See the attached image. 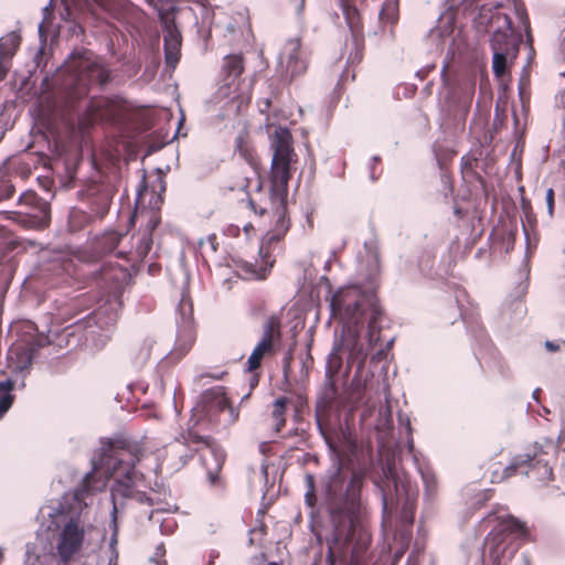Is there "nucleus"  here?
<instances>
[{
  "instance_id": "f257e3e1",
  "label": "nucleus",
  "mask_w": 565,
  "mask_h": 565,
  "mask_svg": "<svg viewBox=\"0 0 565 565\" xmlns=\"http://www.w3.org/2000/svg\"><path fill=\"white\" fill-rule=\"evenodd\" d=\"M345 475L338 466L329 476L326 493L332 531L326 537L327 565H366L372 541L367 513L361 502L363 475L353 471L343 495Z\"/></svg>"
},
{
  "instance_id": "f03ea898",
  "label": "nucleus",
  "mask_w": 565,
  "mask_h": 565,
  "mask_svg": "<svg viewBox=\"0 0 565 565\" xmlns=\"http://www.w3.org/2000/svg\"><path fill=\"white\" fill-rule=\"evenodd\" d=\"M140 457L141 448L135 441L121 437L103 441L98 465L115 478L110 489L114 519L138 487L139 477L135 467Z\"/></svg>"
},
{
  "instance_id": "7ed1b4c3",
  "label": "nucleus",
  "mask_w": 565,
  "mask_h": 565,
  "mask_svg": "<svg viewBox=\"0 0 565 565\" xmlns=\"http://www.w3.org/2000/svg\"><path fill=\"white\" fill-rule=\"evenodd\" d=\"M330 308L332 316L347 324L358 326L367 317L369 348L380 344L384 311L375 294H364L354 286L341 288L332 296Z\"/></svg>"
},
{
  "instance_id": "20e7f679",
  "label": "nucleus",
  "mask_w": 565,
  "mask_h": 565,
  "mask_svg": "<svg viewBox=\"0 0 565 565\" xmlns=\"http://www.w3.org/2000/svg\"><path fill=\"white\" fill-rule=\"evenodd\" d=\"M503 8L501 2H489L480 6L478 15L475 18V24L479 32H492L490 38V47L493 53L492 71L497 78L503 77L508 73V56L518 52L514 30L511 17L501 12Z\"/></svg>"
},
{
  "instance_id": "39448f33",
  "label": "nucleus",
  "mask_w": 565,
  "mask_h": 565,
  "mask_svg": "<svg viewBox=\"0 0 565 565\" xmlns=\"http://www.w3.org/2000/svg\"><path fill=\"white\" fill-rule=\"evenodd\" d=\"M495 525L486 537V565H509L521 545L529 541L530 531L524 521L512 514L495 516Z\"/></svg>"
},
{
  "instance_id": "423d86ee",
  "label": "nucleus",
  "mask_w": 565,
  "mask_h": 565,
  "mask_svg": "<svg viewBox=\"0 0 565 565\" xmlns=\"http://www.w3.org/2000/svg\"><path fill=\"white\" fill-rule=\"evenodd\" d=\"M557 459V447L551 439L535 441L523 454L514 456L503 469L502 479L525 473L537 488L554 481L553 463Z\"/></svg>"
},
{
  "instance_id": "0eeeda50",
  "label": "nucleus",
  "mask_w": 565,
  "mask_h": 565,
  "mask_svg": "<svg viewBox=\"0 0 565 565\" xmlns=\"http://www.w3.org/2000/svg\"><path fill=\"white\" fill-rule=\"evenodd\" d=\"M64 86L72 103L87 96L94 85L109 81V71L88 50L75 52L65 64Z\"/></svg>"
},
{
  "instance_id": "6e6552de",
  "label": "nucleus",
  "mask_w": 565,
  "mask_h": 565,
  "mask_svg": "<svg viewBox=\"0 0 565 565\" xmlns=\"http://www.w3.org/2000/svg\"><path fill=\"white\" fill-rule=\"evenodd\" d=\"M247 204L257 217L258 230L265 232L262 245L267 246L270 250L271 244L280 242L291 225L287 200L266 198L259 185L256 194L248 198Z\"/></svg>"
},
{
  "instance_id": "1a4fd4ad",
  "label": "nucleus",
  "mask_w": 565,
  "mask_h": 565,
  "mask_svg": "<svg viewBox=\"0 0 565 565\" xmlns=\"http://www.w3.org/2000/svg\"><path fill=\"white\" fill-rule=\"evenodd\" d=\"M366 358L367 350L364 349L359 339L354 338L348 353V366L351 367L356 364L358 369L350 385L348 399L352 408H364L363 417L370 416L380 403V383H375L372 373L362 376Z\"/></svg>"
},
{
  "instance_id": "9d476101",
  "label": "nucleus",
  "mask_w": 565,
  "mask_h": 565,
  "mask_svg": "<svg viewBox=\"0 0 565 565\" xmlns=\"http://www.w3.org/2000/svg\"><path fill=\"white\" fill-rule=\"evenodd\" d=\"M273 148L270 189L264 193L269 199L287 200L288 182L291 178L290 164L297 157L292 147V136L287 128L275 130Z\"/></svg>"
},
{
  "instance_id": "9b49d317",
  "label": "nucleus",
  "mask_w": 565,
  "mask_h": 565,
  "mask_svg": "<svg viewBox=\"0 0 565 565\" xmlns=\"http://www.w3.org/2000/svg\"><path fill=\"white\" fill-rule=\"evenodd\" d=\"M282 317L273 313L263 322L260 337L245 363V370L258 382V371L267 360L275 359L282 349Z\"/></svg>"
},
{
  "instance_id": "f8f14e48",
  "label": "nucleus",
  "mask_w": 565,
  "mask_h": 565,
  "mask_svg": "<svg viewBox=\"0 0 565 565\" xmlns=\"http://www.w3.org/2000/svg\"><path fill=\"white\" fill-rule=\"evenodd\" d=\"M215 443L209 435H202L192 426L183 430L173 444H170L166 450L167 458L171 461L174 469H180L188 465L198 452H203Z\"/></svg>"
},
{
  "instance_id": "ddd939ff",
  "label": "nucleus",
  "mask_w": 565,
  "mask_h": 565,
  "mask_svg": "<svg viewBox=\"0 0 565 565\" xmlns=\"http://www.w3.org/2000/svg\"><path fill=\"white\" fill-rule=\"evenodd\" d=\"M128 106L119 97H93L85 111L78 118L82 129H88L96 122L120 124L126 119Z\"/></svg>"
},
{
  "instance_id": "4468645a",
  "label": "nucleus",
  "mask_w": 565,
  "mask_h": 565,
  "mask_svg": "<svg viewBox=\"0 0 565 565\" xmlns=\"http://www.w3.org/2000/svg\"><path fill=\"white\" fill-rule=\"evenodd\" d=\"M344 20L350 29L353 49L349 60L352 63L361 62L364 51V24L362 12L367 0H338Z\"/></svg>"
},
{
  "instance_id": "2eb2a0df",
  "label": "nucleus",
  "mask_w": 565,
  "mask_h": 565,
  "mask_svg": "<svg viewBox=\"0 0 565 565\" xmlns=\"http://www.w3.org/2000/svg\"><path fill=\"white\" fill-rule=\"evenodd\" d=\"M203 402L206 415L211 420L225 427L237 420L239 412L232 405L223 386L207 390L203 394Z\"/></svg>"
},
{
  "instance_id": "dca6fc26",
  "label": "nucleus",
  "mask_w": 565,
  "mask_h": 565,
  "mask_svg": "<svg viewBox=\"0 0 565 565\" xmlns=\"http://www.w3.org/2000/svg\"><path fill=\"white\" fill-rule=\"evenodd\" d=\"M78 199L89 207L96 218H103L109 211L113 190L109 185L92 181L77 192Z\"/></svg>"
},
{
  "instance_id": "f3484780",
  "label": "nucleus",
  "mask_w": 565,
  "mask_h": 565,
  "mask_svg": "<svg viewBox=\"0 0 565 565\" xmlns=\"http://www.w3.org/2000/svg\"><path fill=\"white\" fill-rule=\"evenodd\" d=\"M85 537L84 529L74 520L68 521L58 534L56 552L63 565L81 551Z\"/></svg>"
},
{
  "instance_id": "a211bd4d",
  "label": "nucleus",
  "mask_w": 565,
  "mask_h": 565,
  "mask_svg": "<svg viewBox=\"0 0 565 565\" xmlns=\"http://www.w3.org/2000/svg\"><path fill=\"white\" fill-rule=\"evenodd\" d=\"M99 285L109 295L118 296L130 281V273L127 267L117 263L105 264L98 273Z\"/></svg>"
},
{
  "instance_id": "6ab92c4d",
  "label": "nucleus",
  "mask_w": 565,
  "mask_h": 565,
  "mask_svg": "<svg viewBox=\"0 0 565 565\" xmlns=\"http://www.w3.org/2000/svg\"><path fill=\"white\" fill-rule=\"evenodd\" d=\"M280 60L286 64V72L289 73L291 78L305 74L308 68V60L298 38L289 39L285 43Z\"/></svg>"
},
{
  "instance_id": "aec40b11",
  "label": "nucleus",
  "mask_w": 565,
  "mask_h": 565,
  "mask_svg": "<svg viewBox=\"0 0 565 565\" xmlns=\"http://www.w3.org/2000/svg\"><path fill=\"white\" fill-rule=\"evenodd\" d=\"M244 70L245 58L242 53L228 54L223 58L221 75L224 86L228 89L226 96L236 93Z\"/></svg>"
},
{
  "instance_id": "412c9836",
  "label": "nucleus",
  "mask_w": 565,
  "mask_h": 565,
  "mask_svg": "<svg viewBox=\"0 0 565 565\" xmlns=\"http://www.w3.org/2000/svg\"><path fill=\"white\" fill-rule=\"evenodd\" d=\"M182 38L173 21H164L163 49L166 64L174 68L181 56Z\"/></svg>"
},
{
  "instance_id": "4be33fe9",
  "label": "nucleus",
  "mask_w": 565,
  "mask_h": 565,
  "mask_svg": "<svg viewBox=\"0 0 565 565\" xmlns=\"http://www.w3.org/2000/svg\"><path fill=\"white\" fill-rule=\"evenodd\" d=\"M479 157L470 151L460 159V173L462 181L472 186H479L482 193L488 196V188L484 178L478 172Z\"/></svg>"
},
{
  "instance_id": "5701e85b",
  "label": "nucleus",
  "mask_w": 565,
  "mask_h": 565,
  "mask_svg": "<svg viewBox=\"0 0 565 565\" xmlns=\"http://www.w3.org/2000/svg\"><path fill=\"white\" fill-rule=\"evenodd\" d=\"M200 459L206 470L210 483L215 484L225 461V454L217 444H214L200 454Z\"/></svg>"
},
{
  "instance_id": "b1692460",
  "label": "nucleus",
  "mask_w": 565,
  "mask_h": 565,
  "mask_svg": "<svg viewBox=\"0 0 565 565\" xmlns=\"http://www.w3.org/2000/svg\"><path fill=\"white\" fill-rule=\"evenodd\" d=\"M259 255L262 264L245 263L242 266V271L246 279L265 280L275 264V258L267 246L260 245Z\"/></svg>"
},
{
  "instance_id": "393cba45",
  "label": "nucleus",
  "mask_w": 565,
  "mask_h": 565,
  "mask_svg": "<svg viewBox=\"0 0 565 565\" xmlns=\"http://www.w3.org/2000/svg\"><path fill=\"white\" fill-rule=\"evenodd\" d=\"M234 148L235 152H237L244 161L257 171L260 161L247 130H242L237 135L234 141Z\"/></svg>"
},
{
  "instance_id": "a878e982",
  "label": "nucleus",
  "mask_w": 565,
  "mask_h": 565,
  "mask_svg": "<svg viewBox=\"0 0 565 565\" xmlns=\"http://www.w3.org/2000/svg\"><path fill=\"white\" fill-rule=\"evenodd\" d=\"M20 42L21 38L14 32L2 38L0 43V79H2L9 71L6 61L10 60L15 54Z\"/></svg>"
},
{
  "instance_id": "bb28decb",
  "label": "nucleus",
  "mask_w": 565,
  "mask_h": 565,
  "mask_svg": "<svg viewBox=\"0 0 565 565\" xmlns=\"http://www.w3.org/2000/svg\"><path fill=\"white\" fill-rule=\"evenodd\" d=\"M20 204L26 205H39V215H34L36 220V225L39 227H45L50 224L51 214H50V205L42 201L35 192H25L19 199Z\"/></svg>"
},
{
  "instance_id": "cd10ccee",
  "label": "nucleus",
  "mask_w": 565,
  "mask_h": 565,
  "mask_svg": "<svg viewBox=\"0 0 565 565\" xmlns=\"http://www.w3.org/2000/svg\"><path fill=\"white\" fill-rule=\"evenodd\" d=\"M289 402L288 397L281 396L273 403L268 425L275 434L280 433L286 425V413Z\"/></svg>"
},
{
  "instance_id": "c85d7f7f",
  "label": "nucleus",
  "mask_w": 565,
  "mask_h": 565,
  "mask_svg": "<svg viewBox=\"0 0 565 565\" xmlns=\"http://www.w3.org/2000/svg\"><path fill=\"white\" fill-rule=\"evenodd\" d=\"M120 239L121 235L119 233L115 231L105 232L95 239L94 250L99 255L111 253L116 249Z\"/></svg>"
},
{
  "instance_id": "c756f323",
  "label": "nucleus",
  "mask_w": 565,
  "mask_h": 565,
  "mask_svg": "<svg viewBox=\"0 0 565 565\" xmlns=\"http://www.w3.org/2000/svg\"><path fill=\"white\" fill-rule=\"evenodd\" d=\"M399 18V0H384L379 13L381 25L394 26Z\"/></svg>"
},
{
  "instance_id": "7c9ffc66",
  "label": "nucleus",
  "mask_w": 565,
  "mask_h": 565,
  "mask_svg": "<svg viewBox=\"0 0 565 565\" xmlns=\"http://www.w3.org/2000/svg\"><path fill=\"white\" fill-rule=\"evenodd\" d=\"M194 339L191 332L186 331L184 334H180L178 337L175 347L166 356L167 362H178L181 360L190 351Z\"/></svg>"
},
{
  "instance_id": "2f4dec72",
  "label": "nucleus",
  "mask_w": 565,
  "mask_h": 565,
  "mask_svg": "<svg viewBox=\"0 0 565 565\" xmlns=\"http://www.w3.org/2000/svg\"><path fill=\"white\" fill-rule=\"evenodd\" d=\"M95 218L93 214L86 211L73 209L68 215V228L71 232H79Z\"/></svg>"
},
{
  "instance_id": "473e14b6",
  "label": "nucleus",
  "mask_w": 565,
  "mask_h": 565,
  "mask_svg": "<svg viewBox=\"0 0 565 565\" xmlns=\"http://www.w3.org/2000/svg\"><path fill=\"white\" fill-rule=\"evenodd\" d=\"M12 391L13 383L10 380L0 381V419L12 406L14 399Z\"/></svg>"
},
{
  "instance_id": "72a5a7b5",
  "label": "nucleus",
  "mask_w": 565,
  "mask_h": 565,
  "mask_svg": "<svg viewBox=\"0 0 565 565\" xmlns=\"http://www.w3.org/2000/svg\"><path fill=\"white\" fill-rule=\"evenodd\" d=\"M256 521L258 524L249 531V535H250L249 544L250 545H255V544L262 545L264 537L267 535V525L264 522V512L263 511H259L257 513Z\"/></svg>"
},
{
  "instance_id": "f704fd0d",
  "label": "nucleus",
  "mask_w": 565,
  "mask_h": 565,
  "mask_svg": "<svg viewBox=\"0 0 565 565\" xmlns=\"http://www.w3.org/2000/svg\"><path fill=\"white\" fill-rule=\"evenodd\" d=\"M381 275V264H380V257L377 253H373L371 255V263H370V273L367 275L369 280V287L373 290L377 289L380 286V278Z\"/></svg>"
},
{
  "instance_id": "c9c22d12",
  "label": "nucleus",
  "mask_w": 565,
  "mask_h": 565,
  "mask_svg": "<svg viewBox=\"0 0 565 565\" xmlns=\"http://www.w3.org/2000/svg\"><path fill=\"white\" fill-rule=\"evenodd\" d=\"M305 484H306V493H305V503L310 508L315 509L317 505V495H316V479L312 473H306L305 476Z\"/></svg>"
},
{
  "instance_id": "e433bc0d",
  "label": "nucleus",
  "mask_w": 565,
  "mask_h": 565,
  "mask_svg": "<svg viewBox=\"0 0 565 565\" xmlns=\"http://www.w3.org/2000/svg\"><path fill=\"white\" fill-rule=\"evenodd\" d=\"M77 161H65L64 162V175L62 177V183L66 188L75 186V177L77 169Z\"/></svg>"
},
{
  "instance_id": "4c0bfd02",
  "label": "nucleus",
  "mask_w": 565,
  "mask_h": 565,
  "mask_svg": "<svg viewBox=\"0 0 565 565\" xmlns=\"http://www.w3.org/2000/svg\"><path fill=\"white\" fill-rule=\"evenodd\" d=\"M14 193V186L7 171L0 170V202L10 199Z\"/></svg>"
},
{
  "instance_id": "58836bf2",
  "label": "nucleus",
  "mask_w": 565,
  "mask_h": 565,
  "mask_svg": "<svg viewBox=\"0 0 565 565\" xmlns=\"http://www.w3.org/2000/svg\"><path fill=\"white\" fill-rule=\"evenodd\" d=\"M423 481L425 486L426 495L433 498L436 495L438 490V481L433 472H424Z\"/></svg>"
},
{
  "instance_id": "ea45409f",
  "label": "nucleus",
  "mask_w": 565,
  "mask_h": 565,
  "mask_svg": "<svg viewBox=\"0 0 565 565\" xmlns=\"http://www.w3.org/2000/svg\"><path fill=\"white\" fill-rule=\"evenodd\" d=\"M95 480V476L93 472L87 473L85 478L83 479V482L81 484V488L76 491V498H81L84 494H89L90 492L97 490L98 488L93 484V481Z\"/></svg>"
},
{
  "instance_id": "a19ab883",
  "label": "nucleus",
  "mask_w": 565,
  "mask_h": 565,
  "mask_svg": "<svg viewBox=\"0 0 565 565\" xmlns=\"http://www.w3.org/2000/svg\"><path fill=\"white\" fill-rule=\"evenodd\" d=\"M455 154H456V151H454L451 149H446L444 151V153H439V152L436 153V159L439 164V168L445 171V173L443 175L444 178H448V175L446 174V170L448 169V164L450 163V161L452 160Z\"/></svg>"
},
{
  "instance_id": "79ce46f5",
  "label": "nucleus",
  "mask_w": 565,
  "mask_h": 565,
  "mask_svg": "<svg viewBox=\"0 0 565 565\" xmlns=\"http://www.w3.org/2000/svg\"><path fill=\"white\" fill-rule=\"evenodd\" d=\"M166 553L167 551L162 543L157 545L153 555L150 557V562L154 565H167V561L164 558Z\"/></svg>"
},
{
  "instance_id": "37998d69",
  "label": "nucleus",
  "mask_w": 565,
  "mask_h": 565,
  "mask_svg": "<svg viewBox=\"0 0 565 565\" xmlns=\"http://www.w3.org/2000/svg\"><path fill=\"white\" fill-rule=\"evenodd\" d=\"M267 306L264 299H255L249 307V315L253 317H258L266 312Z\"/></svg>"
},
{
  "instance_id": "c03bdc74",
  "label": "nucleus",
  "mask_w": 565,
  "mask_h": 565,
  "mask_svg": "<svg viewBox=\"0 0 565 565\" xmlns=\"http://www.w3.org/2000/svg\"><path fill=\"white\" fill-rule=\"evenodd\" d=\"M342 361L341 358L337 354H332L329 356L328 360V374L330 377H332L334 374H337L341 367Z\"/></svg>"
},
{
  "instance_id": "a18cd8bd",
  "label": "nucleus",
  "mask_w": 565,
  "mask_h": 565,
  "mask_svg": "<svg viewBox=\"0 0 565 565\" xmlns=\"http://www.w3.org/2000/svg\"><path fill=\"white\" fill-rule=\"evenodd\" d=\"M130 500H135L140 504L153 505V500L145 492L136 488Z\"/></svg>"
},
{
  "instance_id": "49530a36",
  "label": "nucleus",
  "mask_w": 565,
  "mask_h": 565,
  "mask_svg": "<svg viewBox=\"0 0 565 565\" xmlns=\"http://www.w3.org/2000/svg\"><path fill=\"white\" fill-rule=\"evenodd\" d=\"M546 205H547V211H548V215L552 217L554 215V206H555V192L552 188H550L547 191H546Z\"/></svg>"
},
{
  "instance_id": "de8ad7c7",
  "label": "nucleus",
  "mask_w": 565,
  "mask_h": 565,
  "mask_svg": "<svg viewBox=\"0 0 565 565\" xmlns=\"http://www.w3.org/2000/svg\"><path fill=\"white\" fill-rule=\"evenodd\" d=\"M280 95V92L278 90V88H275L273 90V95L271 97H266L262 100V104L264 105L263 108H260V111L262 113H268L271 108V105H273V98H278V96Z\"/></svg>"
},
{
  "instance_id": "09e8293b",
  "label": "nucleus",
  "mask_w": 565,
  "mask_h": 565,
  "mask_svg": "<svg viewBox=\"0 0 565 565\" xmlns=\"http://www.w3.org/2000/svg\"><path fill=\"white\" fill-rule=\"evenodd\" d=\"M394 339H390L386 343V345L383 348L381 347L374 354L373 359L381 361L386 358L387 351L392 348Z\"/></svg>"
},
{
  "instance_id": "8fccbe9b",
  "label": "nucleus",
  "mask_w": 565,
  "mask_h": 565,
  "mask_svg": "<svg viewBox=\"0 0 565 565\" xmlns=\"http://www.w3.org/2000/svg\"><path fill=\"white\" fill-rule=\"evenodd\" d=\"M544 347L548 352H557L559 350V344L550 340L545 341Z\"/></svg>"
},
{
  "instance_id": "3c124183",
  "label": "nucleus",
  "mask_w": 565,
  "mask_h": 565,
  "mask_svg": "<svg viewBox=\"0 0 565 565\" xmlns=\"http://www.w3.org/2000/svg\"><path fill=\"white\" fill-rule=\"evenodd\" d=\"M159 223V218L154 213H151V218L149 220V231L151 232Z\"/></svg>"
},
{
  "instance_id": "603ef678",
  "label": "nucleus",
  "mask_w": 565,
  "mask_h": 565,
  "mask_svg": "<svg viewBox=\"0 0 565 565\" xmlns=\"http://www.w3.org/2000/svg\"><path fill=\"white\" fill-rule=\"evenodd\" d=\"M207 241H209V243L211 245L212 250L216 252L217 245H218L216 236L215 235H211V236L207 237Z\"/></svg>"
},
{
  "instance_id": "864d4df0",
  "label": "nucleus",
  "mask_w": 565,
  "mask_h": 565,
  "mask_svg": "<svg viewBox=\"0 0 565 565\" xmlns=\"http://www.w3.org/2000/svg\"><path fill=\"white\" fill-rule=\"evenodd\" d=\"M521 207L524 213H527L531 210V202L526 199L521 200Z\"/></svg>"
},
{
  "instance_id": "5fc2aeb1",
  "label": "nucleus",
  "mask_w": 565,
  "mask_h": 565,
  "mask_svg": "<svg viewBox=\"0 0 565 565\" xmlns=\"http://www.w3.org/2000/svg\"><path fill=\"white\" fill-rule=\"evenodd\" d=\"M242 98V102L245 100L246 103H249L250 100V93L248 92L245 96L243 94L234 95L233 99Z\"/></svg>"
},
{
  "instance_id": "6e6d98bb",
  "label": "nucleus",
  "mask_w": 565,
  "mask_h": 565,
  "mask_svg": "<svg viewBox=\"0 0 565 565\" xmlns=\"http://www.w3.org/2000/svg\"><path fill=\"white\" fill-rule=\"evenodd\" d=\"M244 232L249 235L252 232L255 231V226L252 223H247L243 227Z\"/></svg>"
},
{
  "instance_id": "4d7b16f0",
  "label": "nucleus",
  "mask_w": 565,
  "mask_h": 565,
  "mask_svg": "<svg viewBox=\"0 0 565 565\" xmlns=\"http://www.w3.org/2000/svg\"><path fill=\"white\" fill-rule=\"evenodd\" d=\"M483 501L490 500L492 497V490H486L483 493Z\"/></svg>"
},
{
  "instance_id": "13d9d810",
  "label": "nucleus",
  "mask_w": 565,
  "mask_h": 565,
  "mask_svg": "<svg viewBox=\"0 0 565 565\" xmlns=\"http://www.w3.org/2000/svg\"><path fill=\"white\" fill-rule=\"evenodd\" d=\"M329 390H330V393H331L330 398L332 399L335 396V394H337V388H335L334 384L332 383V381L330 382V388Z\"/></svg>"
},
{
  "instance_id": "bf43d9fd",
  "label": "nucleus",
  "mask_w": 565,
  "mask_h": 565,
  "mask_svg": "<svg viewBox=\"0 0 565 565\" xmlns=\"http://www.w3.org/2000/svg\"><path fill=\"white\" fill-rule=\"evenodd\" d=\"M494 358L498 360L500 369H502L503 367L502 356H501V354L498 351L494 352Z\"/></svg>"
},
{
  "instance_id": "052dcab7",
  "label": "nucleus",
  "mask_w": 565,
  "mask_h": 565,
  "mask_svg": "<svg viewBox=\"0 0 565 565\" xmlns=\"http://www.w3.org/2000/svg\"><path fill=\"white\" fill-rule=\"evenodd\" d=\"M226 374L225 372H222L221 374L218 375H211V374H206L205 376H209V377H212L214 380H222L223 375Z\"/></svg>"
},
{
  "instance_id": "680f3d73",
  "label": "nucleus",
  "mask_w": 565,
  "mask_h": 565,
  "mask_svg": "<svg viewBox=\"0 0 565 565\" xmlns=\"http://www.w3.org/2000/svg\"><path fill=\"white\" fill-rule=\"evenodd\" d=\"M383 512L384 514L387 512V499L386 495H383Z\"/></svg>"
},
{
  "instance_id": "e2e57ef3",
  "label": "nucleus",
  "mask_w": 565,
  "mask_h": 565,
  "mask_svg": "<svg viewBox=\"0 0 565 565\" xmlns=\"http://www.w3.org/2000/svg\"><path fill=\"white\" fill-rule=\"evenodd\" d=\"M294 1L298 4L299 8H303L306 0H294Z\"/></svg>"
},
{
  "instance_id": "0e129e2a",
  "label": "nucleus",
  "mask_w": 565,
  "mask_h": 565,
  "mask_svg": "<svg viewBox=\"0 0 565 565\" xmlns=\"http://www.w3.org/2000/svg\"><path fill=\"white\" fill-rule=\"evenodd\" d=\"M469 105H470V102L467 103V105L465 106V111L467 113L468 109H469Z\"/></svg>"
},
{
  "instance_id": "69168bd1",
  "label": "nucleus",
  "mask_w": 565,
  "mask_h": 565,
  "mask_svg": "<svg viewBox=\"0 0 565 565\" xmlns=\"http://www.w3.org/2000/svg\"><path fill=\"white\" fill-rule=\"evenodd\" d=\"M492 516H493V514H492V513L488 514L487 520H488V521H491Z\"/></svg>"
},
{
  "instance_id": "338daca9",
  "label": "nucleus",
  "mask_w": 565,
  "mask_h": 565,
  "mask_svg": "<svg viewBox=\"0 0 565 565\" xmlns=\"http://www.w3.org/2000/svg\"><path fill=\"white\" fill-rule=\"evenodd\" d=\"M2 559H3V553H2V551L0 550V563L2 562Z\"/></svg>"
},
{
  "instance_id": "774afa93",
  "label": "nucleus",
  "mask_w": 565,
  "mask_h": 565,
  "mask_svg": "<svg viewBox=\"0 0 565 565\" xmlns=\"http://www.w3.org/2000/svg\"><path fill=\"white\" fill-rule=\"evenodd\" d=\"M267 565H279V564H278V563H276V562H270V563H269V564H267Z\"/></svg>"
}]
</instances>
